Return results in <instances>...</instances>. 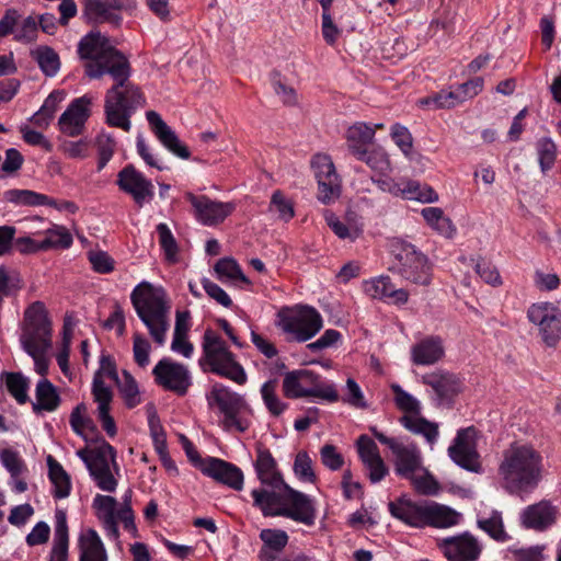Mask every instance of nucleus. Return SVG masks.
<instances>
[{
    "mask_svg": "<svg viewBox=\"0 0 561 561\" xmlns=\"http://www.w3.org/2000/svg\"><path fill=\"white\" fill-rule=\"evenodd\" d=\"M253 466L261 486L253 489L251 496L263 516H282L309 527L316 524L314 500L284 482L275 458L263 444L255 446Z\"/></svg>",
    "mask_w": 561,
    "mask_h": 561,
    "instance_id": "obj_1",
    "label": "nucleus"
},
{
    "mask_svg": "<svg viewBox=\"0 0 561 561\" xmlns=\"http://www.w3.org/2000/svg\"><path fill=\"white\" fill-rule=\"evenodd\" d=\"M497 472L501 485L508 494L528 495L543 479V456L531 444L515 442L503 451Z\"/></svg>",
    "mask_w": 561,
    "mask_h": 561,
    "instance_id": "obj_2",
    "label": "nucleus"
},
{
    "mask_svg": "<svg viewBox=\"0 0 561 561\" xmlns=\"http://www.w3.org/2000/svg\"><path fill=\"white\" fill-rule=\"evenodd\" d=\"M130 300L153 342L164 345L170 329L171 302L163 287L141 282L133 289Z\"/></svg>",
    "mask_w": 561,
    "mask_h": 561,
    "instance_id": "obj_3",
    "label": "nucleus"
},
{
    "mask_svg": "<svg viewBox=\"0 0 561 561\" xmlns=\"http://www.w3.org/2000/svg\"><path fill=\"white\" fill-rule=\"evenodd\" d=\"M78 54L87 60L84 72L91 79H99L104 75L124 77L127 58L117 50L110 39L98 31L84 35L78 44Z\"/></svg>",
    "mask_w": 561,
    "mask_h": 561,
    "instance_id": "obj_4",
    "label": "nucleus"
},
{
    "mask_svg": "<svg viewBox=\"0 0 561 561\" xmlns=\"http://www.w3.org/2000/svg\"><path fill=\"white\" fill-rule=\"evenodd\" d=\"M129 77V65L124 77H112L115 84L106 92L104 104L106 123L125 131L131 128V115L146 103L144 94L128 80Z\"/></svg>",
    "mask_w": 561,
    "mask_h": 561,
    "instance_id": "obj_5",
    "label": "nucleus"
},
{
    "mask_svg": "<svg viewBox=\"0 0 561 561\" xmlns=\"http://www.w3.org/2000/svg\"><path fill=\"white\" fill-rule=\"evenodd\" d=\"M210 408H217L221 414L219 425L227 432L244 433L252 424V409L243 396L229 387L216 382L206 396Z\"/></svg>",
    "mask_w": 561,
    "mask_h": 561,
    "instance_id": "obj_6",
    "label": "nucleus"
},
{
    "mask_svg": "<svg viewBox=\"0 0 561 561\" xmlns=\"http://www.w3.org/2000/svg\"><path fill=\"white\" fill-rule=\"evenodd\" d=\"M203 355L199 366L204 371H210L228 378L238 385L247 381L243 367L237 362L236 356L228 350L226 342L213 330L207 329L202 341Z\"/></svg>",
    "mask_w": 561,
    "mask_h": 561,
    "instance_id": "obj_7",
    "label": "nucleus"
},
{
    "mask_svg": "<svg viewBox=\"0 0 561 561\" xmlns=\"http://www.w3.org/2000/svg\"><path fill=\"white\" fill-rule=\"evenodd\" d=\"M133 491L127 490L123 495V504L116 510L117 501L110 495L96 494L93 499V507L96 511L98 518L102 522L105 534L108 538L117 540L119 531L117 522H122L124 529L137 537V528L135 525V516L131 508Z\"/></svg>",
    "mask_w": 561,
    "mask_h": 561,
    "instance_id": "obj_8",
    "label": "nucleus"
},
{
    "mask_svg": "<svg viewBox=\"0 0 561 561\" xmlns=\"http://www.w3.org/2000/svg\"><path fill=\"white\" fill-rule=\"evenodd\" d=\"M51 334V321L45 305L42 301L33 302L24 312L20 334L22 350L25 353L50 350Z\"/></svg>",
    "mask_w": 561,
    "mask_h": 561,
    "instance_id": "obj_9",
    "label": "nucleus"
},
{
    "mask_svg": "<svg viewBox=\"0 0 561 561\" xmlns=\"http://www.w3.org/2000/svg\"><path fill=\"white\" fill-rule=\"evenodd\" d=\"M276 325L289 340L306 342L321 330L322 318L309 306L286 307L278 311Z\"/></svg>",
    "mask_w": 561,
    "mask_h": 561,
    "instance_id": "obj_10",
    "label": "nucleus"
},
{
    "mask_svg": "<svg viewBox=\"0 0 561 561\" xmlns=\"http://www.w3.org/2000/svg\"><path fill=\"white\" fill-rule=\"evenodd\" d=\"M394 262L391 271L405 280L421 286H428L433 279V267L426 255L410 243L393 245Z\"/></svg>",
    "mask_w": 561,
    "mask_h": 561,
    "instance_id": "obj_11",
    "label": "nucleus"
},
{
    "mask_svg": "<svg viewBox=\"0 0 561 561\" xmlns=\"http://www.w3.org/2000/svg\"><path fill=\"white\" fill-rule=\"evenodd\" d=\"M283 390L288 398L314 397L329 401L337 400L334 386L322 382L317 374L308 369L287 373L283 380Z\"/></svg>",
    "mask_w": 561,
    "mask_h": 561,
    "instance_id": "obj_12",
    "label": "nucleus"
},
{
    "mask_svg": "<svg viewBox=\"0 0 561 561\" xmlns=\"http://www.w3.org/2000/svg\"><path fill=\"white\" fill-rule=\"evenodd\" d=\"M529 322L539 330L542 342L554 347L561 340V309L553 302H535L527 310Z\"/></svg>",
    "mask_w": 561,
    "mask_h": 561,
    "instance_id": "obj_13",
    "label": "nucleus"
},
{
    "mask_svg": "<svg viewBox=\"0 0 561 561\" xmlns=\"http://www.w3.org/2000/svg\"><path fill=\"white\" fill-rule=\"evenodd\" d=\"M374 436L383 445L388 446L394 456L396 473L405 479H413L415 473L422 469V456L419 447L411 443L404 444L399 438L388 437L371 427Z\"/></svg>",
    "mask_w": 561,
    "mask_h": 561,
    "instance_id": "obj_14",
    "label": "nucleus"
},
{
    "mask_svg": "<svg viewBox=\"0 0 561 561\" xmlns=\"http://www.w3.org/2000/svg\"><path fill=\"white\" fill-rule=\"evenodd\" d=\"M157 386L178 396H185L193 383L187 366L169 357L161 358L152 369Z\"/></svg>",
    "mask_w": 561,
    "mask_h": 561,
    "instance_id": "obj_15",
    "label": "nucleus"
},
{
    "mask_svg": "<svg viewBox=\"0 0 561 561\" xmlns=\"http://www.w3.org/2000/svg\"><path fill=\"white\" fill-rule=\"evenodd\" d=\"M311 168L318 183V199L323 204L337 199L341 194V181L331 158L318 153L311 160Z\"/></svg>",
    "mask_w": 561,
    "mask_h": 561,
    "instance_id": "obj_16",
    "label": "nucleus"
},
{
    "mask_svg": "<svg viewBox=\"0 0 561 561\" xmlns=\"http://www.w3.org/2000/svg\"><path fill=\"white\" fill-rule=\"evenodd\" d=\"M476 438L477 431L473 426L459 430L454 443L448 448V455L459 467L478 473L481 471V462Z\"/></svg>",
    "mask_w": 561,
    "mask_h": 561,
    "instance_id": "obj_17",
    "label": "nucleus"
},
{
    "mask_svg": "<svg viewBox=\"0 0 561 561\" xmlns=\"http://www.w3.org/2000/svg\"><path fill=\"white\" fill-rule=\"evenodd\" d=\"M185 198L193 207L195 219L208 227L222 222L236 208L233 203L214 201L206 195L186 193Z\"/></svg>",
    "mask_w": 561,
    "mask_h": 561,
    "instance_id": "obj_18",
    "label": "nucleus"
},
{
    "mask_svg": "<svg viewBox=\"0 0 561 561\" xmlns=\"http://www.w3.org/2000/svg\"><path fill=\"white\" fill-rule=\"evenodd\" d=\"M437 547L448 561H477L482 552L478 539L468 531L439 539Z\"/></svg>",
    "mask_w": 561,
    "mask_h": 561,
    "instance_id": "obj_19",
    "label": "nucleus"
},
{
    "mask_svg": "<svg viewBox=\"0 0 561 561\" xmlns=\"http://www.w3.org/2000/svg\"><path fill=\"white\" fill-rule=\"evenodd\" d=\"M93 101L94 98L90 94L75 99L58 119L59 130L68 137L81 135L91 115Z\"/></svg>",
    "mask_w": 561,
    "mask_h": 561,
    "instance_id": "obj_20",
    "label": "nucleus"
},
{
    "mask_svg": "<svg viewBox=\"0 0 561 561\" xmlns=\"http://www.w3.org/2000/svg\"><path fill=\"white\" fill-rule=\"evenodd\" d=\"M116 184L121 191L129 194L139 207L153 198L154 187L152 182L133 164L126 165L118 172Z\"/></svg>",
    "mask_w": 561,
    "mask_h": 561,
    "instance_id": "obj_21",
    "label": "nucleus"
},
{
    "mask_svg": "<svg viewBox=\"0 0 561 561\" xmlns=\"http://www.w3.org/2000/svg\"><path fill=\"white\" fill-rule=\"evenodd\" d=\"M356 448L369 480L373 483L381 481L389 470L375 440L367 435H360L356 440Z\"/></svg>",
    "mask_w": 561,
    "mask_h": 561,
    "instance_id": "obj_22",
    "label": "nucleus"
},
{
    "mask_svg": "<svg viewBox=\"0 0 561 561\" xmlns=\"http://www.w3.org/2000/svg\"><path fill=\"white\" fill-rule=\"evenodd\" d=\"M146 118L151 131L168 151L184 160L190 158L188 148L180 140L175 131L162 119L159 113L148 111Z\"/></svg>",
    "mask_w": 561,
    "mask_h": 561,
    "instance_id": "obj_23",
    "label": "nucleus"
},
{
    "mask_svg": "<svg viewBox=\"0 0 561 561\" xmlns=\"http://www.w3.org/2000/svg\"><path fill=\"white\" fill-rule=\"evenodd\" d=\"M362 288L367 296L396 306L405 305L409 300V291L404 288H397L388 275L365 280Z\"/></svg>",
    "mask_w": 561,
    "mask_h": 561,
    "instance_id": "obj_24",
    "label": "nucleus"
},
{
    "mask_svg": "<svg viewBox=\"0 0 561 561\" xmlns=\"http://www.w3.org/2000/svg\"><path fill=\"white\" fill-rule=\"evenodd\" d=\"M425 507L426 501H412L407 496H400L388 504L392 517L415 528H424Z\"/></svg>",
    "mask_w": 561,
    "mask_h": 561,
    "instance_id": "obj_25",
    "label": "nucleus"
},
{
    "mask_svg": "<svg viewBox=\"0 0 561 561\" xmlns=\"http://www.w3.org/2000/svg\"><path fill=\"white\" fill-rule=\"evenodd\" d=\"M557 515L558 508L550 501L542 500L524 508L520 522L527 529L542 531L556 523Z\"/></svg>",
    "mask_w": 561,
    "mask_h": 561,
    "instance_id": "obj_26",
    "label": "nucleus"
},
{
    "mask_svg": "<svg viewBox=\"0 0 561 561\" xmlns=\"http://www.w3.org/2000/svg\"><path fill=\"white\" fill-rule=\"evenodd\" d=\"M202 471L204 474L233 490L239 491L243 488V473L241 469L233 463L210 457L203 463Z\"/></svg>",
    "mask_w": 561,
    "mask_h": 561,
    "instance_id": "obj_27",
    "label": "nucleus"
},
{
    "mask_svg": "<svg viewBox=\"0 0 561 561\" xmlns=\"http://www.w3.org/2000/svg\"><path fill=\"white\" fill-rule=\"evenodd\" d=\"M92 394L98 404L96 415L101 422L102 428L110 437H114L117 433V428L114 419L110 414L113 400L111 388L107 387L104 381L95 379V381L92 382Z\"/></svg>",
    "mask_w": 561,
    "mask_h": 561,
    "instance_id": "obj_28",
    "label": "nucleus"
},
{
    "mask_svg": "<svg viewBox=\"0 0 561 561\" xmlns=\"http://www.w3.org/2000/svg\"><path fill=\"white\" fill-rule=\"evenodd\" d=\"M111 465L116 466L115 450L112 447V453H104L102 457L96 458L91 462L89 473L96 486L105 492H114L117 488L118 481L113 476Z\"/></svg>",
    "mask_w": 561,
    "mask_h": 561,
    "instance_id": "obj_29",
    "label": "nucleus"
},
{
    "mask_svg": "<svg viewBox=\"0 0 561 561\" xmlns=\"http://www.w3.org/2000/svg\"><path fill=\"white\" fill-rule=\"evenodd\" d=\"M422 381L434 390L440 401L450 400L461 391L460 379L448 371L425 374Z\"/></svg>",
    "mask_w": 561,
    "mask_h": 561,
    "instance_id": "obj_30",
    "label": "nucleus"
},
{
    "mask_svg": "<svg viewBox=\"0 0 561 561\" xmlns=\"http://www.w3.org/2000/svg\"><path fill=\"white\" fill-rule=\"evenodd\" d=\"M82 18L93 24L110 23L118 26L122 22V15L114 12L107 0H83Z\"/></svg>",
    "mask_w": 561,
    "mask_h": 561,
    "instance_id": "obj_31",
    "label": "nucleus"
},
{
    "mask_svg": "<svg viewBox=\"0 0 561 561\" xmlns=\"http://www.w3.org/2000/svg\"><path fill=\"white\" fill-rule=\"evenodd\" d=\"M69 556V533L67 516L62 511L55 514V528L48 561H68Z\"/></svg>",
    "mask_w": 561,
    "mask_h": 561,
    "instance_id": "obj_32",
    "label": "nucleus"
},
{
    "mask_svg": "<svg viewBox=\"0 0 561 561\" xmlns=\"http://www.w3.org/2000/svg\"><path fill=\"white\" fill-rule=\"evenodd\" d=\"M260 539L263 546L259 552L261 561H282L280 553L288 542V535L280 529H262Z\"/></svg>",
    "mask_w": 561,
    "mask_h": 561,
    "instance_id": "obj_33",
    "label": "nucleus"
},
{
    "mask_svg": "<svg viewBox=\"0 0 561 561\" xmlns=\"http://www.w3.org/2000/svg\"><path fill=\"white\" fill-rule=\"evenodd\" d=\"M79 561H107V553L98 533L92 529L83 530L78 538Z\"/></svg>",
    "mask_w": 561,
    "mask_h": 561,
    "instance_id": "obj_34",
    "label": "nucleus"
},
{
    "mask_svg": "<svg viewBox=\"0 0 561 561\" xmlns=\"http://www.w3.org/2000/svg\"><path fill=\"white\" fill-rule=\"evenodd\" d=\"M424 519V527L449 528L459 524L461 514L446 505L426 501Z\"/></svg>",
    "mask_w": 561,
    "mask_h": 561,
    "instance_id": "obj_35",
    "label": "nucleus"
},
{
    "mask_svg": "<svg viewBox=\"0 0 561 561\" xmlns=\"http://www.w3.org/2000/svg\"><path fill=\"white\" fill-rule=\"evenodd\" d=\"M353 157L365 162L374 172L387 174L391 171V162L386 150L379 146L360 148L353 146Z\"/></svg>",
    "mask_w": 561,
    "mask_h": 561,
    "instance_id": "obj_36",
    "label": "nucleus"
},
{
    "mask_svg": "<svg viewBox=\"0 0 561 561\" xmlns=\"http://www.w3.org/2000/svg\"><path fill=\"white\" fill-rule=\"evenodd\" d=\"M412 360L415 365H433L444 356V346L439 337H427L412 347Z\"/></svg>",
    "mask_w": 561,
    "mask_h": 561,
    "instance_id": "obj_37",
    "label": "nucleus"
},
{
    "mask_svg": "<svg viewBox=\"0 0 561 561\" xmlns=\"http://www.w3.org/2000/svg\"><path fill=\"white\" fill-rule=\"evenodd\" d=\"M399 422L412 434L422 436L431 446L437 442L439 435L438 424L426 420L421 414L402 415Z\"/></svg>",
    "mask_w": 561,
    "mask_h": 561,
    "instance_id": "obj_38",
    "label": "nucleus"
},
{
    "mask_svg": "<svg viewBox=\"0 0 561 561\" xmlns=\"http://www.w3.org/2000/svg\"><path fill=\"white\" fill-rule=\"evenodd\" d=\"M3 201L15 207H38L53 204L51 198L45 194L23 188H11L3 192Z\"/></svg>",
    "mask_w": 561,
    "mask_h": 561,
    "instance_id": "obj_39",
    "label": "nucleus"
},
{
    "mask_svg": "<svg viewBox=\"0 0 561 561\" xmlns=\"http://www.w3.org/2000/svg\"><path fill=\"white\" fill-rule=\"evenodd\" d=\"M35 399L33 402L34 412H53L60 404V397L56 387L46 378L41 379L35 389Z\"/></svg>",
    "mask_w": 561,
    "mask_h": 561,
    "instance_id": "obj_40",
    "label": "nucleus"
},
{
    "mask_svg": "<svg viewBox=\"0 0 561 561\" xmlns=\"http://www.w3.org/2000/svg\"><path fill=\"white\" fill-rule=\"evenodd\" d=\"M48 477L54 486L53 494L56 499H66L71 491V481L62 466L53 458L47 457Z\"/></svg>",
    "mask_w": 561,
    "mask_h": 561,
    "instance_id": "obj_41",
    "label": "nucleus"
},
{
    "mask_svg": "<svg viewBox=\"0 0 561 561\" xmlns=\"http://www.w3.org/2000/svg\"><path fill=\"white\" fill-rule=\"evenodd\" d=\"M422 216L426 224L445 237H453L455 227L451 220L444 215L439 207H425L422 209Z\"/></svg>",
    "mask_w": 561,
    "mask_h": 561,
    "instance_id": "obj_42",
    "label": "nucleus"
},
{
    "mask_svg": "<svg viewBox=\"0 0 561 561\" xmlns=\"http://www.w3.org/2000/svg\"><path fill=\"white\" fill-rule=\"evenodd\" d=\"M41 70L47 77H54L60 69L58 54L48 46H39L32 53Z\"/></svg>",
    "mask_w": 561,
    "mask_h": 561,
    "instance_id": "obj_43",
    "label": "nucleus"
},
{
    "mask_svg": "<svg viewBox=\"0 0 561 561\" xmlns=\"http://www.w3.org/2000/svg\"><path fill=\"white\" fill-rule=\"evenodd\" d=\"M461 103L456 88L453 90H442L432 96L423 98L419 101L420 106L433 110L450 108Z\"/></svg>",
    "mask_w": 561,
    "mask_h": 561,
    "instance_id": "obj_44",
    "label": "nucleus"
},
{
    "mask_svg": "<svg viewBox=\"0 0 561 561\" xmlns=\"http://www.w3.org/2000/svg\"><path fill=\"white\" fill-rule=\"evenodd\" d=\"M214 270L218 279L221 282L240 280L245 284L250 283L247 276L242 273L240 265L233 259L225 257L219 260Z\"/></svg>",
    "mask_w": 561,
    "mask_h": 561,
    "instance_id": "obj_45",
    "label": "nucleus"
},
{
    "mask_svg": "<svg viewBox=\"0 0 561 561\" xmlns=\"http://www.w3.org/2000/svg\"><path fill=\"white\" fill-rule=\"evenodd\" d=\"M117 386L127 408L133 409L140 404L141 396L138 383L129 373H123V378L117 381Z\"/></svg>",
    "mask_w": 561,
    "mask_h": 561,
    "instance_id": "obj_46",
    "label": "nucleus"
},
{
    "mask_svg": "<svg viewBox=\"0 0 561 561\" xmlns=\"http://www.w3.org/2000/svg\"><path fill=\"white\" fill-rule=\"evenodd\" d=\"M156 230L159 237V244L164 253L165 260L169 263L178 262L179 245L169 226L164 222H160Z\"/></svg>",
    "mask_w": 561,
    "mask_h": 561,
    "instance_id": "obj_47",
    "label": "nucleus"
},
{
    "mask_svg": "<svg viewBox=\"0 0 561 561\" xmlns=\"http://www.w3.org/2000/svg\"><path fill=\"white\" fill-rule=\"evenodd\" d=\"M293 469L298 480L308 483L317 481L314 463L307 451L302 450L296 455Z\"/></svg>",
    "mask_w": 561,
    "mask_h": 561,
    "instance_id": "obj_48",
    "label": "nucleus"
},
{
    "mask_svg": "<svg viewBox=\"0 0 561 561\" xmlns=\"http://www.w3.org/2000/svg\"><path fill=\"white\" fill-rule=\"evenodd\" d=\"M478 527L496 541L503 542L508 538L504 530L502 515L496 511L492 512L488 518L478 519Z\"/></svg>",
    "mask_w": 561,
    "mask_h": 561,
    "instance_id": "obj_49",
    "label": "nucleus"
},
{
    "mask_svg": "<svg viewBox=\"0 0 561 561\" xmlns=\"http://www.w3.org/2000/svg\"><path fill=\"white\" fill-rule=\"evenodd\" d=\"M46 237L41 241V247L46 250L49 248L67 249L72 243V236L62 226H54L46 231Z\"/></svg>",
    "mask_w": 561,
    "mask_h": 561,
    "instance_id": "obj_50",
    "label": "nucleus"
},
{
    "mask_svg": "<svg viewBox=\"0 0 561 561\" xmlns=\"http://www.w3.org/2000/svg\"><path fill=\"white\" fill-rule=\"evenodd\" d=\"M276 381L268 380L264 382L261 387V394L264 401L265 407L270 411L271 414L278 416L280 415L287 408V404L282 402L276 394Z\"/></svg>",
    "mask_w": 561,
    "mask_h": 561,
    "instance_id": "obj_51",
    "label": "nucleus"
},
{
    "mask_svg": "<svg viewBox=\"0 0 561 561\" xmlns=\"http://www.w3.org/2000/svg\"><path fill=\"white\" fill-rule=\"evenodd\" d=\"M4 381L10 394L19 402L25 403L27 400V380L20 373H5Z\"/></svg>",
    "mask_w": 561,
    "mask_h": 561,
    "instance_id": "obj_52",
    "label": "nucleus"
},
{
    "mask_svg": "<svg viewBox=\"0 0 561 561\" xmlns=\"http://www.w3.org/2000/svg\"><path fill=\"white\" fill-rule=\"evenodd\" d=\"M402 192L408 198L422 203H434L438 201V194L431 186L422 185L416 181L408 182Z\"/></svg>",
    "mask_w": 561,
    "mask_h": 561,
    "instance_id": "obj_53",
    "label": "nucleus"
},
{
    "mask_svg": "<svg viewBox=\"0 0 561 561\" xmlns=\"http://www.w3.org/2000/svg\"><path fill=\"white\" fill-rule=\"evenodd\" d=\"M391 389L394 393L396 405L405 412L404 415L421 414L420 402L413 396L404 391L399 385H393Z\"/></svg>",
    "mask_w": 561,
    "mask_h": 561,
    "instance_id": "obj_54",
    "label": "nucleus"
},
{
    "mask_svg": "<svg viewBox=\"0 0 561 561\" xmlns=\"http://www.w3.org/2000/svg\"><path fill=\"white\" fill-rule=\"evenodd\" d=\"M383 128L382 124H376L375 127L367 125L366 123L353 124V146L360 148H368L373 145L376 129Z\"/></svg>",
    "mask_w": 561,
    "mask_h": 561,
    "instance_id": "obj_55",
    "label": "nucleus"
},
{
    "mask_svg": "<svg viewBox=\"0 0 561 561\" xmlns=\"http://www.w3.org/2000/svg\"><path fill=\"white\" fill-rule=\"evenodd\" d=\"M270 210L276 213L278 218L286 222L295 215L294 204L280 191L272 194Z\"/></svg>",
    "mask_w": 561,
    "mask_h": 561,
    "instance_id": "obj_56",
    "label": "nucleus"
},
{
    "mask_svg": "<svg viewBox=\"0 0 561 561\" xmlns=\"http://www.w3.org/2000/svg\"><path fill=\"white\" fill-rule=\"evenodd\" d=\"M69 423L72 431L81 437H84L85 430L94 428L93 421L87 415V407L84 403H79L72 410Z\"/></svg>",
    "mask_w": 561,
    "mask_h": 561,
    "instance_id": "obj_57",
    "label": "nucleus"
},
{
    "mask_svg": "<svg viewBox=\"0 0 561 561\" xmlns=\"http://www.w3.org/2000/svg\"><path fill=\"white\" fill-rule=\"evenodd\" d=\"M151 344L139 333L133 336V355L135 363L140 368H146L150 364Z\"/></svg>",
    "mask_w": 561,
    "mask_h": 561,
    "instance_id": "obj_58",
    "label": "nucleus"
},
{
    "mask_svg": "<svg viewBox=\"0 0 561 561\" xmlns=\"http://www.w3.org/2000/svg\"><path fill=\"white\" fill-rule=\"evenodd\" d=\"M390 136L394 144L400 148L402 153L405 157H411L413 149V137L409 129L405 126L396 123L391 126Z\"/></svg>",
    "mask_w": 561,
    "mask_h": 561,
    "instance_id": "obj_59",
    "label": "nucleus"
},
{
    "mask_svg": "<svg viewBox=\"0 0 561 561\" xmlns=\"http://www.w3.org/2000/svg\"><path fill=\"white\" fill-rule=\"evenodd\" d=\"M537 151L541 170L545 172L552 168L557 157V147L549 138H541L537 144Z\"/></svg>",
    "mask_w": 561,
    "mask_h": 561,
    "instance_id": "obj_60",
    "label": "nucleus"
},
{
    "mask_svg": "<svg viewBox=\"0 0 561 561\" xmlns=\"http://www.w3.org/2000/svg\"><path fill=\"white\" fill-rule=\"evenodd\" d=\"M136 149L137 153L141 157V159L146 162L147 165L156 168L160 171L168 169V167L163 163L162 159H160L157 154H154L151 151L150 147L146 144L144 137H137Z\"/></svg>",
    "mask_w": 561,
    "mask_h": 561,
    "instance_id": "obj_61",
    "label": "nucleus"
},
{
    "mask_svg": "<svg viewBox=\"0 0 561 561\" xmlns=\"http://www.w3.org/2000/svg\"><path fill=\"white\" fill-rule=\"evenodd\" d=\"M37 22L33 16L25 18L14 32V39L22 43H31L37 36Z\"/></svg>",
    "mask_w": 561,
    "mask_h": 561,
    "instance_id": "obj_62",
    "label": "nucleus"
},
{
    "mask_svg": "<svg viewBox=\"0 0 561 561\" xmlns=\"http://www.w3.org/2000/svg\"><path fill=\"white\" fill-rule=\"evenodd\" d=\"M96 142L99 152L98 169L102 170L113 157L115 141L110 135L101 134Z\"/></svg>",
    "mask_w": 561,
    "mask_h": 561,
    "instance_id": "obj_63",
    "label": "nucleus"
},
{
    "mask_svg": "<svg viewBox=\"0 0 561 561\" xmlns=\"http://www.w3.org/2000/svg\"><path fill=\"white\" fill-rule=\"evenodd\" d=\"M0 461L10 472L11 477L20 476L24 469V465L19 453L12 449H3L0 454Z\"/></svg>",
    "mask_w": 561,
    "mask_h": 561,
    "instance_id": "obj_64",
    "label": "nucleus"
}]
</instances>
